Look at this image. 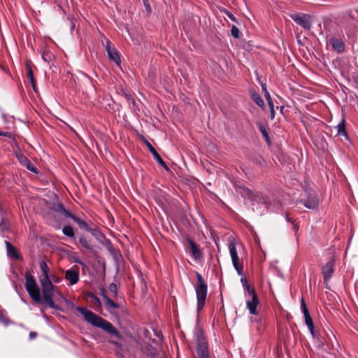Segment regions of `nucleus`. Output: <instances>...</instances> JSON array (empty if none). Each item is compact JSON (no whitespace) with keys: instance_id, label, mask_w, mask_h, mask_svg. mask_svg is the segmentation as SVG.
I'll return each instance as SVG.
<instances>
[{"instance_id":"1","label":"nucleus","mask_w":358,"mask_h":358,"mask_svg":"<svg viewBox=\"0 0 358 358\" xmlns=\"http://www.w3.org/2000/svg\"><path fill=\"white\" fill-rule=\"evenodd\" d=\"M40 270L41 274L38 279L41 286L42 294L34 277L27 272L25 273V288L31 299L36 303L43 304L50 308H55L53 296L55 294L61 295L52 281L50 280V268L45 261L40 262Z\"/></svg>"},{"instance_id":"2","label":"nucleus","mask_w":358,"mask_h":358,"mask_svg":"<svg viewBox=\"0 0 358 358\" xmlns=\"http://www.w3.org/2000/svg\"><path fill=\"white\" fill-rule=\"evenodd\" d=\"M76 310L82 314L85 320L94 327L101 328L106 333L122 339V336L117 329L108 321L96 315L92 311L83 307H77Z\"/></svg>"},{"instance_id":"3","label":"nucleus","mask_w":358,"mask_h":358,"mask_svg":"<svg viewBox=\"0 0 358 358\" xmlns=\"http://www.w3.org/2000/svg\"><path fill=\"white\" fill-rule=\"evenodd\" d=\"M196 282L194 285V289L196 295L197 310L200 311L205 306L208 293V285L199 273L196 272Z\"/></svg>"},{"instance_id":"4","label":"nucleus","mask_w":358,"mask_h":358,"mask_svg":"<svg viewBox=\"0 0 358 358\" xmlns=\"http://www.w3.org/2000/svg\"><path fill=\"white\" fill-rule=\"evenodd\" d=\"M195 340L198 358H209L208 343L201 329H198L196 331Z\"/></svg>"},{"instance_id":"5","label":"nucleus","mask_w":358,"mask_h":358,"mask_svg":"<svg viewBox=\"0 0 358 358\" xmlns=\"http://www.w3.org/2000/svg\"><path fill=\"white\" fill-rule=\"evenodd\" d=\"M228 248L232 260V264L239 275H243V264L240 263L236 250V243L234 238L229 237Z\"/></svg>"},{"instance_id":"6","label":"nucleus","mask_w":358,"mask_h":358,"mask_svg":"<svg viewBox=\"0 0 358 358\" xmlns=\"http://www.w3.org/2000/svg\"><path fill=\"white\" fill-rule=\"evenodd\" d=\"M248 295L251 296L250 299H248L246 302L247 308L251 315H257V308L259 303L257 294L254 289L250 291Z\"/></svg>"},{"instance_id":"7","label":"nucleus","mask_w":358,"mask_h":358,"mask_svg":"<svg viewBox=\"0 0 358 358\" xmlns=\"http://www.w3.org/2000/svg\"><path fill=\"white\" fill-rule=\"evenodd\" d=\"M293 20L301 27L306 29H310L311 27V21L309 15L297 13L292 16Z\"/></svg>"},{"instance_id":"8","label":"nucleus","mask_w":358,"mask_h":358,"mask_svg":"<svg viewBox=\"0 0 358 358\" xmlns=\"http://www.w3.org/2000/svg\"><path fill=\"white\" fill-rule=\"evenodd\" d=\"M101 294L103 297L106 310L111 314H114V312L116 309L120 307V304L117 302H115L112 299H110L106 294L103 289L101 290Z\"/></svg>"},{"instance_id":"9","label":"nucleus","mask_w":358,"mask_h":358,"mask_svg":"<svg viewBox=\"0 0 358 358\" xmlns=\"http://www.w3.org/2000/svg\"><path fill=\"white\" fill-rule=\"evenodd\" d=\"M79 268L77 266L65 272V279L69 281L70 284L73 285L79 281Z\"/></svg>"},{"instance_id":"10","label":"nucleus","mask_w":358,"mask_h":358,"mask_svg":"<svg viewBox=\"0 0 358 358\" xmlns=\"http://www.w3.org/2000/svg\"><path fill=\"white\" fill-rule=\"evenodd\" d=\"M16 157L22 166L26 167L29 171H31L32 173H38L36 167L25 155H24L22 153H17L16 154Z\"/></svg>"},{"instance_id":"11","label":"nucleus","mask_w":358,"mask_h":358,"mask_svg":"<svg viewBox=\"0 0 358 358\" xmlns=\"http://www.w3.org/2000/svg\"><path fill=\"white\" fill-rule=\"evenodd\" d=\"M334 260L331 259L328 262H327L324 266H322V274L324 275V280L325 283H327L328 281L331 278L334 272Z\"/></svg>"},{"instance_id":"12","label":"nucleus","mask_w":358,"mask_h":358,"mask_svg":"<svg viewBox=\"0 0 358 358\" xmlns=\"http://www.w3.org/2000/svg\"><path fill=\"white\" fill-rule=\"evenodd\" d=\"M62 210L65 213L66 216L72 219L76 223H77L78 224L80 228L83 229L86 231L90 230V227H89L88 224L85 221L81 220L76 215L66 211L64 208H62Z\"/></svg>"},{"instance_id":"13","label":"nucleus","mask_w":358,"mask_h":358,"mask_svg":"<svg viewBox=\"0 0 358 358\" xmlns=\"http://www.w3.org/2000/svg\"><path fill=\"white\" fill-rule=\"evenodd\" d=\"M190 248V253L194 259H199L202 257V252L199 246L190 238L187 239Z\"/></svg>"},{"instance_id":"14","label":"nucleus","mask_w":358,"mask_h":358,"mask_svg":"<svg viewBox=\"0 0 358 358\" xmlns=\"http://www.w3.org/2000/svg\"><path fill=\"white\" fill-rule=\"evenodd\" d=\"M301 202L307 208L312 210L316 209L319 204L318 199L315 194H309L307 199L301 201Z\"/></svg>"},{"instance_id":"15","label":"nucleus","mask_w":358,"mask_h":358,"mask_svg":"<svg viewBox=\"0 0 358 358\" xmlns=\"http://www.w3.org/2000/svg\"><path fill=\"white\" fill-rule=\"evenodd\" d=\"M106 51L110 59L113 61L115 64L119 65L120 64V58L118 52L116 51L115 48H112L110 46V41H107L106 43Z\"/></svg>"},{"instance_id":"16","label":"nucleus","mask_w":358,"mask_h":358,"mask_svg":"<svg viewBox=\"0 0 358 358\" xmlns=\"http://www.w3.org/2000/svg\"><path fill=\"white\" fill-rule=\"evenodd\" d=\"M5 244L6 246L7 255L8 257L16 260L21 259V257L17 252L16 248L10 242L6 241Z\"/></svg>"},{"instance_id":"17","label":"nucleus","mask_w":358,"mask_h":358,"mask_svg":"<svg viewBox=\"0 0 358 358\" xmlns=\"http://www.w3.org/2000/svg\"><path fill=\"white\" fill-rule=\"evenodd\" d=\"M148 146L149 148V150L152 154L154 158L157 160V162L165 169H168V166L164 162V161L162 159V158L160 157V155L158 154V152L156 151V150L152 146V145L149 143H148Z\"/></svg>"},{"instance_id":"18","label":"nucleus","mask_w":358,"mask_h":358,"mask_svg":"<svg viewBox=\"0 0 358 358\" xmlns=\"http://www.w3.org/2000/svg\"><path fill=\"white\" fill-rule=\"evenodd\" d=\"M330 43L332 45V47L335 51L337 52H343L345 50V45L343 41L340 39L337 38H330Z\"/></svg>"},{"instance_id":"19","label":"nucleus","mask_w":358,"mask_h":358,"mask_svg":"<svg viewBox=\"0 0 358 358\" xmlns=\"http://www.w3.org/2000/svg\"><path fill=\"white\" fill-rule=\"evenodd\" d=\"M305 323L307 325L312 336L313 338L315 337V333L314 330V324L312 320V317L309 313H305L304 315Z\"/></svg>"},{"instance_id":"20","label":"nucleus","mask_w":358,"mask_h":358,"mask_svg":"<svg viewBox=\"0 0 358 358\" xmlns=\"http://www.w3.org/2000/svg\"><path fill=\"white\" fill-rule=\"evenodd\" d=\"M335 128L336 130V135L348 138V133L345 129V120L344 118L342 119L341 122Z\"/></svg>"},{"instance_id":"21","label":"nucleus","mask_w":358,"mask_h":358,"mask_svg":"<svg viewBox=\"0 0 358 358\" xmlns=\"http://www.w3.org/2000/svg\"><path fill=\"white\" fill-rule=\"evenodd\" d=\"M251 97L252 100L255 102V103L259 106L260 108L264 109L265 104L264 100L262 99L261 96L256 92L252 91L250 92Z\"/></svg>"},{"instance_id":"22","label":"nucleus","mask_w":358,"mask_h":358,"mask_svg":"<svg viewBox=\"0 0 358 358\" xmlns=\"http://www.w3.org/2000/svg\"><path fill=\"white\" fill-rule=\"evenodd\" d=\"M79 243L82 247H83L84 248H85L87 250H93V246L91 243V241H89L85 237H83V236L80 237L79 239Z\"/></svg>"},{"instance_id":"23","label":"nucleus","mask_w":358,"mask_h":358,"mask_svg":"<svg viewBox=\"0 0 358 358\" xmlns=\"http://www.w3.org/2000/svg\"><path fill=\"white\" fill-rule=\"evenodd\" d=\"M27 78L29 80V82L31 83L33 88H35V79L34 76V72L31 69V66L29 64H27Z\"/></svg>"},{"instance_id":"24","label":"nucleus","mask_w":358,"mask_h":358,"mask_svg":"<svg viewBox=\"0 0 358 358\" xmlns=\"http://www.w3.org/2000/svg\"><path fill=\"white\" fill-rule=\"evenodd\" d=\"M108 290L111 294L112 298L117 300L119 297L117 285L115 283H110L108 286Z\"/></svg>"},{"instance_id":"25","label":"nucleus","mask_w":358,"mask_h":358,"mask_svg":"<svg viewBox=\"0 0 358 358\" xmlns=\"http://www.w3.org/2000/svg\"><path fill=\"white\" fill-rule=\"evenodd\" d=\"M257 126H258V128H259V131L262 134L263 136L266 139V141L268 143H271L269 136H268V131H267L266 128L265 127V126L264 124H262V123H258Z\"/></svg>"},{"instance_id":"26","label":"nucleus","mask_w":358,"mask_h":358,"mask_svg":"<svg viewBox=\"0 0 358 358\" xmlns=\"http://www.w3.org/2000/svg\"><path fill=\"white\" fill-rule=\"evenodd\" d=\"M62 231L64 235L68 237L73 238L74 236V232L71 227L65 226L64 227Z\"/></svg>"},{"instance_id":"27","label":"nucleus","mask_w":358,"mask_h":358,"mask_svg":"<svg viewBox=\"0 0 358 358\" xmlns=\"http://www.w3.org/2000/svg\"><path fill=\"white\" fill-rule=\"evenodd\" d=\"M241 281L243 283V286L245 292H249L250 291L252 290V289L250 288V286L248 285V284L247 282L245 276L242 275Z\"/></svg>"},{"instance_id":"28","label":"nucleus","mask_w":358,"mask_h":358,"mask_svg":"<svg viewBox=\"0 0 358 358\" xmlns=\"http://www.w3.org/2000/svg\"><path fill=\"white\" fill-rule=\"evenodd\" d=\"M231 35L235 38H239V29H238V28L236 26H235V25L232 26L231 30Z\"/></svg>"},{"instance_id":"29","label":"nucleus","mask_w":358,"mask_h":358,"mask_svg":"<svg viewBox=\"0 0 358 358\" xmlns=\"http://www.w3.org/2000/svg\"><path fill=\"white\" fill-rule=\"evenodd\" d=\"M301 309L303 315L305 313H309L303 298H302L301 300Z\"/></svg>"},{"instance_id":"30","label":"nucleus","mask_w":358,"mask_h":358,"mask_svg":"<svg viewBox=\"0 0 358 358\" xmlns=\"http://www.w3.org/2000/svg\"><path fill=\"white\" fill-rule=\"evenodd\" d=\"M262 90L264 93V96L266 98V99H270V98L271 97L269 92H268L267 89H266V85L265 83H262Z\"/></svg>"},{"instance_id":"31","label":"nucleus","mask_w":358,"mask_h":358,"mask_svg":"<svg viewBox=\"0 0 358 358\" xmlns=\"http://www.w3.org/2000/svg\"><path fill=\"white\" fill-rule=\"evenodd\" d=\"M50 280L55 283H59L62 282V278L59 276H57L56 275H50Z\"/></svg>"},{"instance_id":"32","label":"nucleus","mask_w":358,"mask_h":358,"mask_svg":"<svg viewBox=\"0 0 358 358\" xmlns=\"http://www.w3.org/2000/svg\"><path fill=\"white\" fill-rule=\"evenodd\" d=\"M87 231L90 232L93 236L98 237L99 236H102V234L96 229L90 228V230Z\"/></svg>"},{"instance_id":"33","label":"nucleus","mask_w":358,"mask_h":358,"mask_svg":"<svg viewBox=\"0 0 358 358\" xmlns=\"http://www.w3.org/2000/svg\"><path fill=\"white\" fill-rule=\"evenodd\" d=\"M144 6L145 8V10L147 12L150 13L151 12V7L149 4L148 0H143Z\"/></svg>"},{"instance_id":"34","label":"nucleus","mask_w":358,"mask_h":358,"mask_svg":"<svg viewBox=\"0 0 358 358\" xmlns=\"http://www.w3.org/2000/svg\"><path fill=\"white\" fill-rule=\"evenodd\" d=\"M3 223H4V221H3V213H2V207H1V205L0 204V227L2 228V229H3Z\"/></svg>"},{"instance_id":"35","label":"nucleus","mask_w":358,"mask_h":358,"mask_svg":"<svg viewBox=\"0 0 358 358\" xmlns=\"http://www.w3.org/2000/svg\"><path fill=\"white\" fill-rule=\"evenodd\" d=\"M224 13L227 15V16L231 19L232 21H234V22H236V17L234 16L233 14H231L230 12H229L228 10H224Z\"/></svg>"},{"instance_id":"36","label":"nucleus","mask_w":358,"mask_h":358,"mask_svg":"<svg viewBox=\"0 0 358 358\" xmlns=\"http://www.w3.org/2000/svg\"><path fill=\"white\" fill-rule=\"evenodd\" d=\"M125 98L127 99V100L128 101V102L129 103H131L132 104H135V101H134V99H133V97L131 96V94H125Z\"/></svg>"},{"instance_id":"37","label":"nucleus","mask_w":358,"mask_h":358,"mask_svg":"<svg viewBox=\"0 0 358 358\" xmlns=\"http://www.w3.org/2000/svg\"><path fill=\"white\" fill-rule=\"evenodd\" d=\"M0 321L5 324L6 325H8L9 323V320L7 317H5L3 315H0Z\"/></svg>"},{"instance_id":"38","label":"nucleus","mask_w":358,"mask_h":358,"mask_svg":"<svg viewBox=\"0 0 358 358\" xmlns=\"http://www.w3.org/2000/svg\"><path fill=\"white\" fill-rule=\"evenodd\" d=\"M0 136H6V137H8V138H12L13 135L10 132H1L0 131Z\"/></svg>"},{"instance_id":"39","label":"nucleus","mask_w":358,"mask_h":358,"mask_svg":"<svg viewBox=\"0 0 358 358\" xmlns=\"http://www.w3.org/2000/svg\"><path fill=\"white\" fill-rule=\"evenodd\" d=\"M266 101H267L268 105L269 106V108H273L274 104H273L271 97L270 98V99H266Z\"/></svg>"},{"instance_id":"40","label":"nucleus","mask_w":358,"mask_h":358,"mask_svg":"<svg viewBox=\"0 0 358 358\" xmlns=\"http://www.w3.org/2000/svg\"><path fill=\"white\" fill-rule=\"evenodd\" d=\"M42 57L45 61H48L49 59H50V55L48 53H43Z\"/></svg>"},{"instance_id":"41","label":"nucleus","mask_w":358,"mask_h":358,"mask_svg":"<svg viewBox=\"0 0 358 358\" xmlns=\"http://www.w3.org/2000/svg\"><path fill=\"white\" fill-rule=\"evenodd\" d=\"M92 298L94 299V300L95 301L96 303L97 304V306H101V301L100 299L96 296H93Z\"/></svg>"},{"instance_id":"42","label":"nucleus","mask_w":358,"mask_h":358,"mask_svg":"<svg viewBox=\"0 0 358 358\" xmlns=\"http://www.w3.org/2000/svg\"><path fill=\"white\" fill-rule=\"evenodd\" d=\"M270 112H271L270 118H271V120H273L274 117H275V110H274V108H270Z\"/></svg>"},{"instance_id":"43","label":"nucleus","mask_w":358,"mask_h":358,"mask_svg":"<svg viewBox=\"0 0 358 358\" xmlns=\"http://www.w3.org/2000/svg\"><path fill=\"white\" fill-rule=\"evenodd\" d=\"M36 336H37V333L36 332L31 331L29 333V338L31 340L35 338Z\"/></svg>"},{"instance_id":"44","label":"nucleus","mask_w":358,"mask_h":358,"mask_svg":"<svg viewBox=\"0 0 358 358\" xmlns=\"http://www.w3.org/2000/svg\"><path fill=\"white\" fill-rule=\"evenodd\" d=\"M75 262L78 263V264H80L81 265H84V264L80 259H76L75 260Z\"/></svg>"},{"instance_id":"45","label":"nucleus","mask_w":358,"mask_h":358,"mask_svg":"<svg viewBox=\"0 0 358 358\" xmlns=\"http://www.w3.org/2000/svg\"><path fill=\"white\" fill-rule=\"evenodd\" d=\"M286 220H287V222H289V221H290V220H289V217H288V216H287V217H286Z\"/></svg>"}]
</instances>
